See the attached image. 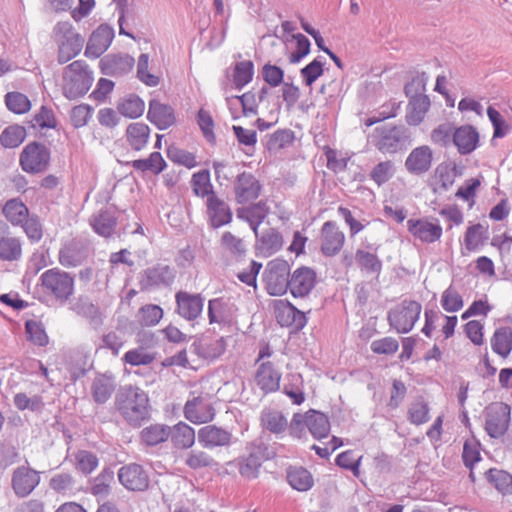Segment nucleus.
Wrapping results in <instances>:
<instances>
[{
	"label": "nucleus",
	"mask_w": 512,
	"mask_h": 512,
	"mask_svg": "<svg viewBox=\"0 0 512 512\" xmlns=\"http://www.w3.org/2000/svg\"><path fill=\"white\" fill-rule=\"evenodd\" d=\"M254 75V64L250 60L240 61L235 64L233 82L237 89H242L252 81Z\"/></svg>",
	"instance_id": "46"
},
{
	"label": "nucleus",
	"mask_w": 512,
	"mask_h": 512,
	"mask_svg": "<svg viewBox=\"0 0 512 512\" xmlns=\"http://www.w3.org/2000/svg\"><path fill=\"white\" fill-rule=\"evenodd\" d=\"M289 280L290 266L286 260L277 258L268 262L263 272V281L269 295H284L289 289Z\"/></svg>",
	"instance_id": "5"
},
{
	"label": "nucleus",
	"mask_w": 512,
	"mask_h": 512,
	"mask_svg": "<svg viewBox=\"0 0 512 512\" xmlns=\"http://www.w3.org/2000/svg\"><path fill=\"white\" fill-rule=\"evenodd\" d=\"M147 118L160 130L169 128L176 120L173 108L157 99H152L149 102Z\"/></svg>",
	"instance_id": "24"
},
{
	"label": "nucleus",
	"mask_w": 512,
	"mask_h": 512,
	"mask_svg": "<svg viewBox=\"0 0 512 512\" xmlns=\"http://www.w3.org/2000/svg\"><path fill=\"white\" fill-rule=\"evenodd\" d=\"M407 229L413 237L424 243H434L442 236V227L427 218L409 219Z\"/></svg>",
	"instance_id": "15"
},
{
	"label": "nucleus",
	"mask_w": 512,
	"mask_h": 512,
	"mask_svg": "<svg viewBox=\"0 0 512 512\" xmlns=\"http://www.w3.org/2000/svg\"><path fill=\"white\" fill-rule=\"evenodd\" d=\"M131 166L137 171H150L153 174L158 175L166 168V162L159 152H153L146 159H137L132 161Z\"/></svg>",
	"instance_id": "41"
},
{
	"label": "nucleus",
	"mask_w": 512,
	"mask_h": 512,
	"mask_svg": "<svg viewBox=\"0 0 512 512\" xmlns=\"http://www.w3.org/2000/svg\"><path fill=\"white\" fill-rule=\"evenodd\" d=\"M306 427L315 439H322L330 432L328 417L317 410L310 409L306 413Z\"/></svg>",
	"instance_id": "29"
},
{
	"label": "nucleus",
	"mask_w": 512,
	"mask_h": 512,
	"mask_svg": "<svg viewBox=\"0 0 512 512\" xmlns=\"http://www.w3.org/2000/svg\"><path fill=\"white\" fill-rule=\"evenodd\" d=\"M176 312L184 319L193 321L197 319L203 310L204 298L200 294H190L186 291H178L175 295Z\"/></svg>",
	"instance_id": "11"
},
{
	"label": "nucleus",
	"mask_w": 512,
	"mask_h": 512,
	"mask_svg": "<svg viewBox=\"0 0 512 512\" xmlns=\"http://www.w3.org/2000/svg\"><path fill=\"white\" fill-rule=\"evenodd\" d=\"M171 434L169 438L173 445L178 449L190 448L195 442V431L184 422H180L170 427Z\"/></svg>",
	"instance_id": "35"
},
{
	"label": "nucleus",
	"mask_w": 512,
	"mask_h": 512,
	"mask_svg": "<svg viewBox=\"0 0 512 512\" xmlns=\"http://www.w3.org/2000/svg\"><path fill=\"white\" fill-rule=\"evenodd\" d=\"M149 135L150 128L144 123H131L126 129L127 141L135 151H140L146 146Z\"/></svg>",
	"instance_id": "36"
},
{
	"label": "nucleus",
	"mask_w": 512,
	"mask_h": 512,
	"mask_svg": "<svg viewBox=\"0 0 512 512\" xmlns=\"http://www.w3.org/2000/svg\"><path fill=\"white\" fill-rule=\"evenodd\" d=\"M511 408L503 402H495L485 409V430L492 438L502 437L508 430Z\"/></svg>",
	"instance_id": "8"
},
{
	"label": "nucleus",
	"mask_w": 512,
	"mask_h": 512,
	"mask_svg": "<svg viewBox=\"0 0 512 512\" xmlns=\"http://www.w3.org/2000/svg\"><path fill=\"white\" fill-rule=\"evenodd\" d=\"M487 481L503 495L512 493V475L507 471L491 468L485 472Z\"/></svg>",
	"instance_id": "39"
},
{
	"label": "nucleus",
	"mask_w": 512,
	"mask_h": 512,
	"mask_svg": "<svg viewBox=\"0 0 512 512\" xmlns=\"http://www.w3.org/2000/svg\"><path fill=\"white\" fill-rule=\"evenodd\" d=\"M430 107V99L427 95L410 98L407 106L406 122L409 125H419Z\"/></svg>",
	"instance_id": "32"
},
{
	"label": "nucleus",
	"mask_w": 512,
	"mask_h": 512,
	"mask_svg": "<svg viewBox=\"0 0 512 512\" xmlns=\"http://www.w3.org/2000/svg\"><path fill=\"white\" fill-rule=\"evenodd\" d=\"M90 224L97 234L103 237H109L114 232L116 217L112 211L101 209L98 213L91 216Z\"/></svg>",
	"instance_id": "31"
},
{
	"label": "nucleus",
	"mask_w": 512,
	"mask_h": 512,
	"mask_svg": "<svg viewBox=\"0 0 512 512\" xmlns=\"http://www.w3.org/2000/svg\"><path fill=\"white\" fill-rule=\"evenodd\" d=\"M135 63L128 54H109L100 60V69L107 76H122L131 71Z\"/></svg>",
	"instance_id": "19"
},
{
	"label": "nucleus",
	"mask_w": 512,
	"mask_h": 512,
	"mask_svg": "<svg viewBox=\"0 0 512 512\" xmlns=\"http://www.w3.org/2000/svg\"><path fill=\"white\" fill-rule=\"evenodd\" d=\"M261 424L273 434H281L288 428V421L283 413L272 409L262 411Z\"/></svg>",
	"instance_id": "37"
},
{
	"label": "nucleus",
	"mask_w": 512,
	"mask_h": 512,
	"mask_svg": "<svg viewBox=\"0 0 512 512\" xmlns=\"http://www.w3.org/2000/svg\"><path fill=\"white\" fill-rule=\"evenodd\" d=\"M26 138V129L24 126L14 124L6 127L0 134V144L4 148H16L20 146Z\"/></svg>",
	"instance_id": "42"
},
{
	"label": "nucleus",
	"mask_w": 512,
	"mask_h": 512,
	"mask_svg": "<svg viewBox=\"0 0 512 512\" xmlns=\"http://www.w3.org/2000/svg\"><path fill=\"white\" fill-rule=\"evenodd\" d=\"M5 104L11 112L16 114H24L31 108L28 97L20 92H8L5 95Z\"/></svg>",
	"instance_id": "54"
},
{
	"label": "nucleus",
	"mask_w": 512,
	"mask_h": 512,
	"mask_svg": "<svg viewBox=\"0 0 512 512\" xmlns=\"http://www.w3.org/2000/svg\"><path fill=\"white\" fill-rule=\"evenodd\" d=\"M393 163L389 160L378 163L370 172L371 179L381 186L393 176Z\"/></svg>",
	"instance_id": "63"
},
{
	"label": "nucleus",
	"mask_w": 512,
	"mask_h": 512,
	"mask_svg": "<svg viewBox=\"0 0 512 512\" xmlns=\"http://www.w3.org/2000/svg\"><path fill=\"white\" fill-rule=\"evenodd\" d=\"M114 38V29L107 25L101 24L91 34L86 49L85 55L94 59L100 57L110 46Z\"/></svg>",
	"instance_id": "14"
},
{
	"label": "nucleus",
	"mask_w": 512,
	"mask_h": 512,
	"mask_svg": "<svg viewBox=\"0 0 512 512\" xmlns=\"http://www.w3.org/2000/svg\"><path fill=\"white\" fill-rule=\"evenodd\" d=\"M175 278V269L169 265L157 264L145 269L140 276L141 291H151L161 286H169Z\"/></svg>",
	"instance_id": "9"
},
{
	"label": "nucleus",
	"mask_w": 512,
	"mask_h": 512,
	"mask_svg": "<svg viewBox=\"0 0 512 512\" xmlns=\"http://www.w3.org/2000/svg\"><path fill=\"white\" fill-rule=\"evenodd\" d=\"M433 153L429 146L414 148L405 161L407 171L414 175L426 173L432 165Z\"/></svg>",
	"instance_id": "22"
},
{
	"label": "nucleus",
	"mask_w": 512,
	"mask_h": 512,
	"mask_svg": "<svg viewBox=\"0 0 512 512\" xmlns=\"http://www.w3.org/2000/svg\"><path fill=\"white\" fill-rule=\"evenodd\" d=\"M31 128L37 126L44 128H55L56 120L53 111L46 106H42L37 114L34 115L33 119L28 122Z\"/></svg>",
	"instance_id": "64"
},
{
	"label": "nucleus",
	"mask_w": 512,
	"mask_h": 512,
	"mask_svg": "<svg viewBox=\"0 0 512 512\" xmlns=\"http://www.w3.org/2000/svg\"><path fill=\"white\" fill-rule=\"evenodd\" d=\"M115 409L134 427H139L150 417L149 398L139 387L127 385L119 388L115 395Z\"/></svg>",
	"instance_id": "1"
},
{
	"label": "nucleus",
	"mask_w": 512,
	"mask_h": 512,
	"mask_svg": "<svg viewBox=\"0 0 512 512\" xmlns=\"http://www.w3.org/2000/svg\"><path fill=\"white\" fill-rule=\"evenodd\" d=\"M2 213L13 226H19L30 215L28 207L19 197L7 200Z\"/></svg>",
	"instance_id": "30"
},
{
	"label": "nucleus",
	"mask_w": 512,
	"mask_h": 512,
	"mask_svg": "<svg viewBox=\"0 0 512 512\" xmlns=\"http://www.w3.org/2000/svg\"><path fill=\"white\" fill-rule=\"evenodd\" d=\"M455 126L451 122L438 125L431 132V141L441 147H448L452 144Z\"/></svg>",
	"instance_id": "51"
},
{
	"label": "nucleus",
	"mask_w": 512,
	"mask_h": 512,
	"mask_svg": "<svg viewBox=\"0 0 512 512\" xmlns=\"http://www.w3.org/2000/svg\"><path fill=\"white\" fill-rule=\"evenodd\" d=\"M441 305L447 312H457L463 307L462 296L450 286L442 293Z\"/></svg>",
	"instance_id": "61"
},
{
	"label": "nucleus",
	"mask_w": 512,
	"mask_h": 512,
	"mask_svg": "<svg viewBox=\"0 0 512 512\" xmlns=\"http://www.w3.org/2000/svg\"><path fill=\"white\" fill-rule=\"evenodd\" d=\"M371 138L374 146L382 153H396L410 145V132L403 125L385 124L376 127Z\"/></svg>",
	"instance_id": "3"
},
{
	"label": "nucleus",
	"mask_w": 512,
	"mask_h": 512,
	"mask_svg": "<svg viewBox=\"0 0 512 512\" xmlns=\"http://www.w3.org/2000/svg\"><path fill=\"white\" fill-rule=\"evenodd\" d=\"M454 144L461 155L472 153L479 144V133L472 125L466 124L455 127L452 138Z\"/></svg>",
	"instance_id": "23"
},
{
	"label": "nucleus",
	"mask_w": 512,
	"mask_h": 512,
	"mask_svg": "<svg viewBox=\"0 0 512 512\" xmlns=\"http://www.w3.org/2000/svg\"><path fill=\"white\" fill-rule=\"evenodd\" d=\"M137 317L142 326H154L163 317V309L155 304H147L139 309Z\"/></svg>",
	"instance_id": "52"
},
{
	"label": "nucleus",
	"mask_w": 512,
	"mask_h": 512,
	"mask_svg": "<svg viewBox=\"0 0 512 512\" xmlns=\"http://www.w3.org/2000/svg\"><path fill=\"white\" fill-rule=\"evenodd\" d=\"M207 213L211 221V226L215 228L226 225L232 220V211L229 205L217 195H212L207 198Z\"/></svg>",
	"instance_id": "26"
},
{
	"label": "nucleus",
	"mask_w": 512,
	"mask_h": 512,
	"mask_svg": "<svg viewBox=\"0 0 512 512\" xmlns=\"http://www.w3.org/2000/svg\"><path fill=\"white\" fill-rule=\"evenodd\" d=\"M321 252L325 256H334L340 252L344 245L345 235L333 221H327L321 228Z\"/></svg>",
	"instance_id": "16"
},
{
	"label": "nucleus",
	"mask_w": 512,
	"mask_h": 512,
	"mask_svg": "<svg viewBox=\"0 0 512 512\" xmlns=\"http://www.w3.org/2000/svg\"><path fill=\"white\" fill-rule=\"evenodd\" d=\"M40 280L44 292L61 304L65 303L74 292V278L68 272L58 268L46 270Z\"/></svg>",
	"instance_id": "4"
},
{
	"label": "nucleus",
	"mask_w": 512,
	"mask_h": 512,
	"mask_svg": "<svg viewBox=\"0 0 512 512\" xmlns=\"http://www.w3.org/2000/svg\"><path fill=\"white\" fill-rule=\"evenodd\" d=\"M355 259L362 270L371 274H380L382 262L377 255L358 249L355 254Z\"/></svg>",
	"instance_id": "48"
},
{
	"label": "nucleus",
	"mask_w": 512,
	"mask_h": 512,
	"mask_svg": "<svg viewBox=\"0 0 512 512\" xmlns=\"http://www.w3.org/2000/svg\"><path fill=\"white\" fill-rule=\"evenodd\" d=\"M260 191L261 185L251 173L244 171L237 175L234 183V192L239 204L258 198Z\"/></svg>",
	"instance_id": "18"
},
{
	"label": "nucleus",
	"mask_w": 512,
	"mask_h": 512,
	"mask_svg": "<svg viewBox=\"0 0 512 512\" xmlns=\"http://www.w3.org/2000/svg\"><path fill=\"white\" fill-rule=\"evenodd\" d=\"M98 462L97 456L91 451L79 450L75 454L76 469L85 475L94 471L98 466Z\"/></svg>",
	"instance_id": "56"
},
{
	"label": "nucleus",
	"mask_w": 512,
	"mask_h": 512,
	"mask_svg": "<svg viewBox=\"0 0 512 512\" xmlns=\"http://www.w3.org/2000/svg\"><path fill=\"white\" fill-rule=\"evenodd\" d=\"M323 65V62L318 57L300 70L305 85L311 86L323 74Z\"/></svg>",
	"instance_id": "62"
},
{
	"label": "nucleus",
	"mask_w": 512,
	"mask_h": 512,
	"mask_svg": "<svg viewBox=\"0 0 512 512\" xmlns=\"http://www.w3.org/2000/svg\"><path fill=\"white\" fill-rule=\"evenodd\" d=\"M84 44V38L81 35L69 36L67 39L59 41L57 60L59 64H65L77 56Z\"/></svg>",
	"instance_id": "34"
},
{
	"label": "nucleus",
	"mask_w": 512,
	"mask_h": 512,
	"mask_svg": "<svg viewBox=\"0 0 512 512\" xmlns=\"http://www.w3.org/2000/svg\"><path fill=\"white\" fill-rule=\"evenodd\" d=\"M170 434L171 431L169 426L153 424L142 430L141 438L147 445L155 446L166 441Z\"/></svg>",
	"instance_id": "43"
},
{
	"label": "nucleus",
	"mask_w": 512,
	"mask_h": 512,
	"mask_svg": "<svg viewBox=\"0 0 512 512\" xmlns=\"http://www.w3.org/2000/svg\"><path fill=\"white\" fill-rule=\"evenodd\" d=\"M191 351L205 360H214L226 350L224 337L213 339L209 335H201L196 338L190 347Z\"/></svg>",
	"instance_id": "12"
},
{
	"label": "nucleus",
	"mask_w": 512,
	"mask_h": 512,
	"mask_svg": "<svg viewBox=\"0 0 512 512\" xmlns=\"http://www.w3.org/2000/svg\"><path fill=\"white\" fill-rule=\"evenodd\" d=\"M492 350L503 358H507L512 351V328L499 327L491 338Z\"/></svg>",
	"instance_id": "33"
},
{
	"label": "nucleus",
	"mask_w": 512,
	"mask_h": 512,
	"mask_svg": "<svg viewBox=\"0 0 512 512\" xmlns=\"http://www.w3.org/2000/svg\"><path fill=\"white\" fill-rule=\"evenodd\" d=\"M93 82L91 72L85 62L77 60L64 68L63 94L68 99L84 96Z\"/></svg>",
	"instance_id": "2"
},
{
	"label": "nucleus",
	"mask_w": 512,
	"mask_h": 512,
	"mask_svg": "<svg viewBox=\"0 0 512 512\" xmlns=\"http://www.w3.org/2000/svg\"><path fill=\"white\" fill-rule=\"evenodd\" d=\"M184 415L186 419L193 423H207L213 420L215 416V409L203 397L198 396L186 402Z\"/></svg>",
	"instance_id": "20"
},
{
	"label": "nucleus",
	"mask_w": 512,
	"mask_h": 512,
	"mask_svg": "<svg viewBox=\"0 0 512 512\" xmlns=\"http://www.w3.org/2000/svg\"><path fill=\"white\" fill-rule=\"evenodd\" d=\"M72 310L78 315L87 318L94 326H99L103 323L99 308L90 302L88 298L80 297L77 302L73 304Z\"/></svg>",
	"instance_id": "38"
},
{
	"label": "nucleus",
	"mask_w": 512,
	"mask_h": 512,
	"mask_svg": "<svg viewBox=\"0 0 512 512\" xmlns=\"http://www.w3.org/2000/svg\"><path fill=\"white\" fill-rule=\"evenodd\" d=\"M421 304L414 300H404L388 312L389 325L399 333H408L421 313Z\"/></svg>",
	"instance_id": "7"
},
{
	"label": "nucleus",
	"mask_w": 512,
	"mask_h": 512,
	"mask_svg": "<svg viewBox=\"0 0 512 512\" xmlns=\"http://www.w3.org/2000/svg\"><path fill=\"white\" fill-rule=\"evenodd\" d=\"M232 437L230 431L216 425H206L198 431V441L205 448L229 446Z\"/></svg>",
	"instance_id": "21"
},
{
	"label": "nucleus",
	"mask_w": 512,
	"mask_h": 512,
	"mask_svg": "<svg viewBox=\"0 0 512 512\" xmlns=\"http://www.w3.org/2000/svg\"><path fill=\"white\" fill-rule=\"evenodd\" d=\"M144 101L137 95L131 94L117 105L118 111L125 117L138 118L144 112Z\"/></svg>",
	"instance_id": "44"
},
{
	"label": "nucleus",
	"mask_w": 512,
	"mask_h": 512,
	"mask_svg": "<svg viewBox=\"0 0 512 512\" xmlns=\"http://www.w3.org/2000/svg\"><path fill=\"white\" fill-rule=\"evenodd\" d=\"M292 39L296 41V50L289 55V62L297 64L310 53L311 42L301 33L293 34Z\"/></svg>",
	"instance_id": "59"
},
{
	"label": "nucleus",
	"mask_w": 512,
	"mask_h": 512,
	"mask_svg": "<svg viewBox=\"0 0 512 512\" xmlns=\"http://www.w3.org/2000/svg\"><path fill=\"white\" fill-rule=\"evenodd\" d=\"M197 123L203 133L204 138L211 144H215L216 137L214 134V120L210 113L204 109H200L197 114Z\"/></svg>",
	"instance_id": "60"
},
{
	"label": "nucleus",
	"mask_w": 512,
	"mask_h": 512,
	"mask_svg": "<svg viewBox=\"0 0 512 512\" xmlns=\"http://www.w3.org/2000/svg\"><path fill=\"white\" fill-rule=\"evenodd\" d=\"M167 157L176 164H181L187 168H193L197 165L196 157L193 153L180 149L175 145L167 148Z\"/></svg>",
	"instance_id": "57"
},
{
	"label": "nucleus",
	"mask_w": 512,
	"mask_h": 512,
	"mask_svg": "<svg viewBox=\"0 0 512 512\" xmlns=\"http://www.w3.org/2000/svg\"><path fill=\"white\" fill-rule=\"evenodd\" d=\"M26 333L28 339L38 346H45L48 344V336L42 323L35 320H27L25 323Z\"/></svg>",
	"instance_id": "58"
},
{
	"label": "nucleus",
	"mask_w": 512,
	"mask_h": 512,
	"mask_svg": "<svg viewBox=\"0 0 512 512\" xmlns=\"http://www.w3.org/2000/svg\"><path fill=\"white\" fill-rule=\"evenodd\" d=\"M193 192L199 197H210L216 195L210 181V173L208 170H201L194 173L191 179Z\"/></svg>",
	"instance_id": "45"
},
{
	"label": "nucleus",
	"mask_w": 512,
	"mask_h": 512,
	"mask_svg": "<svg viewBox=\"0 0 512 512\" xmlns=\"http://www.w3.org/2000/svg\"><path fill=\"white\" fill-rule=\"evenodd\" d=\"M281 374L275 370L272 362L267 361L260 364L255 375L258 387L264 393L275 392L280 387Z\"/></svg>",
	"instance_id": "25"
},
{
	"label": "nucleus",
	"mask_w": 512,
	"mask_h": 512,
	"mask_svg": "<svg viewBox=\"0 0 512 512\" xmlns=\"http://www.w3.org/2000/svg\"><path fill=\"white\" fill-rule=\"evenodd\" d=\"M185 464L193 470L213 468L218 465L214 458L207 452L197 449L191 450L188 453Z\"/></svg>",
	"instance_id": "47"
},
{
	"label": "nucleus",
	"mask_w": 512,
	"mask_h": 512,
	"mask_svg": "<svg viewBox=\"0 0 512 512\" xmlns=\"http://www.w3.org/2000/svg\"><path fill=\"white\" fill-rule=\"evenodd\" d=\"M287 481L293 489L307 491L313 485L310 472L303 467H290L287 470Z\"/></svg>",
	"instance_id": "40"
},
{
	"label": "nucleus",
	"mask_w": 512,
	"mask_h": 512,
	"mask_svg": "<svg viewBox=\"0 0 512 512\" xmlns=\"http://www.w3.org/2000/svg\"><path fill=\"white\" fill-rule=\"evenodd\" d=\"M486 232L487 229L480 223L469 226L464 236L466 249L468 251H474L482 245L486 239L484 236Z\"/></svg>",
	"instance_id": "53"
},
{
	"label": "nucleus",
	"mask_w": 512,
	"mask_h": 512,
	"mask_svg": "<svg viewBox=\"0 0 512 512\" xmlns=\"http://www.w3.org/2000/svg\"><path fill=\"white\" fill-rule=\"evenodd\" d=\"M279 322L282 325L294 326L296 330H300L306 325L307 318L304 312L287 302L286 309Z\"/></svg>",
	"instance_id": "50"
},
{
	"label": "nucleus",
	"mask_w": 512,
	"mask_h": 512,
	"mask_svg": "<svg viewBox=\"0 0 512 512\" xmlns=\"http://www.w3.org/2000/svg\"><path fill=\"white\" fill-rule=\"evenodd\" d=\"M408 420L414 425H421L429 421V407L423 397L413 401L408 409Z\"/></svg>",
	"instance_id": "49"
},
{
	"label": "nucleus",
	"mask_w": 512,
	"mask_h": 512,
	"mask_svg": "<svg viewBox=\"0 0 512 512\" xmlns=\"http://www.w3.org/2000/svg\"><path fill=\"white\" fill-rule=\"evenodd\" d=\"M316 284V273L312 268L302 266L297 268L289 280V289L294 297H306Z\"/></svg>",
	"instance_id": "13"
},
{
	"label": "nucleus",
	"mask_w": 512,
	"mask_h": 512,
	"mask_svg": "<svg viewBox=\"0 0 512 512\" xmlns=\"http://www.w3.org/2000/svg\"><path fill=\"white\" fill-rule=\"evenodd\" d=\"M50 155V150L45 144L34 141L24 147L19 162L25 172L38 174L48 169Z\"/></svg>",
	"instance_id": "6"
},
{
	"label": "nucleus",
	"mask_w": 512,
	"mask_h": 512,
	"mask_svg": "<svg viewBox=\"0 0 512 512\" xmlns=\"http://www.w3.org/2000/svg\"><path fill=\"white\" fill-rule=\"evenodd\" d=\"M293 139L294 133L290 129H280L266 136L265 146L269 151H276L290 144Z\"/></svg>",
	"instance_id": "55"
},
{
	"label": "nucleus",
	"mask_w": 512,
	"mask_h": 512,
	"mask_svg": "<svg viewBox=\"0 0 512 512\" xmlns=\"http://www.w3.org/2000/svg\"><path fill=\"white\" fill-rule=\"evenodd\" d=\"M40 482L38 473L28 467L21 466L15 469L11 485L18 497L28 496Z\"/></svg>",
	"instance_id": "17"
},
{
	"label": "nucleus",
	"mask_w": 512,
	"mask_h": 512,
	"mask_svg": "<svg viewBox=\"0 0 512 512\" xmlns=\"http://www.w3.org/2000/svg\"><path fill=\"white\" fill-rule=\"evenodd\" d=\"M116 388L114 377L103 374L97 376L91 385V394L97 404L106 403Z\"/></svg>",
	"instance_id": "28"
},
{
	"label": "nucleus",
	"mask_w": 512,
	"mask_h": 512,
	"mask_svg": "<svg viewBox=\"0 0 512 512\" xmlns=\"http://www.w3.org/2000/svg\"><path fill=\"white\" fill-rule=\"evenodd\" d=\"M282 246V235L275 228H269L257 237L256 251L261 256L269 257L279 251Z\"/></svg>",
	"instance_id": "27"
},
{
	"label": "nucleus",
	"mask_w": 512,
	"mask_h": 512,
	"mask_svg": "<svg viewBox=\"0 0 512 512\" xmlns=\"http://www.w3.org/2000/svg\"><path fill=\"white\" fill-rule=\"evenodd\" d=\"M119 482L130 491L142 492L148 489L150 479L148 472L138 463L122 466L117 473Z\"/></svg>",
	"instance_id": "10"
}]
</instances>
